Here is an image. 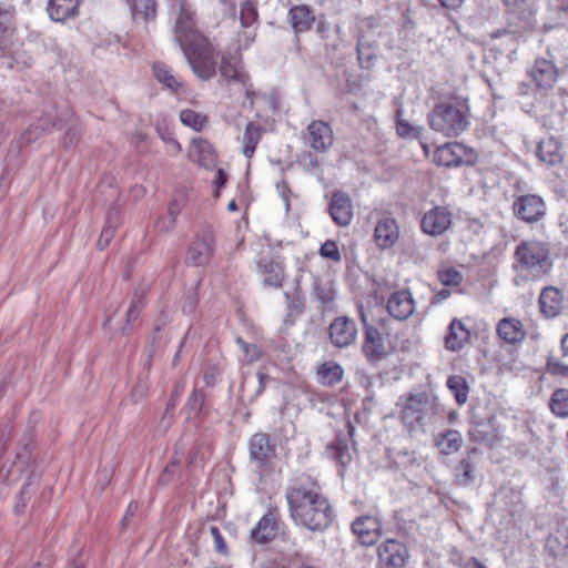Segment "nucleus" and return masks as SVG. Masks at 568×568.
I'll use <instances>...</instances> for the list:
<instances>
[{
    "label": "nucleus",
    "instance_id": "09e8293b",
    "mask_svg": "<svg viewBox=\"0 0 568 568\" xmlns=\"http://www.w3.org/2000/svg\"><path fill=\"white\" fill-rule=\"evenodd\" d=\"M547 372L551 375L568 377V365L556 357L547 359Z\"/></svg>",
    "mask_w": 568,
    "mask_h": 568
},
{
    "label": "nucleus",
    "instance_id": "4c0bfd02",
    "mask_svg": "<svg viewBox=\"0 0 568 568\" xmlns=\"http://www.w3.org/2000/svg\"><path fill=\"white\" fill-rule=\"evenodd\" d=\"M463 444V437L458 430L448 429L440 434L436 439V445L440 453L450 455L458 452Z\"/></svg>",
    "mask_w": 568,
    "mask_h": 568
},
{
    "label": "nucleus",
    "instance_id": "f8f14e48",
    "mask_svg": "<svg viewBox=\"0 0 568 568\" xmlns=\"http://www.w3.org/2000/svg\"><path fill=\"white\" fill-rule=\"evenodd\" d=\"M513 211L518 219L532 223L545 216L546 204L537 194H525L515 199Z\"/></svg>",
    "mask_w": 568,
    "mask_h": 568
},
{
    "label": "nucleus",
    "instance_id": "9d476101",
    "mask_svg": "<svg viewBox=\"0 0 568 568\" xmlns=\"http://www.w3.org/2000/svg\"><path fill=\"white\" fill-rule=\"evenodd\" d=\"M361 349L371 365L378 364L389 355L387 339L377 325L363 331Z\"/></svg>",
    "mask_w": 568,
    "mask_h": 568
},
{
    "label": "nucleus",
    "instance_id": "0eeeda50",
    "mask_svg": "<svg viewBox=\"0 0 568 568\" xmlns=\"http://www.w3.org/2000/svg\"><path fill=\"white\" fill-rule=\"evenodd\" d=\"M169 14L176 36H201L195 11L187 0H171Z\"/></svg>",
    "mask_w": 568,
    "mask_h": 568
},
{
    "label": "nucleus",
    "instance_id": "680f3d73",
    "mask_svg": "<svg viewBox=\"0 0 568 568\" xmlns=\"http://www.w3.org/2000/svg\"><path fill=\"white\" fill-rule=\"evenodd\" d=\"M442 8L456 11L463 7L466 0H437Z\"/></svg>",
    "mask_w": 568,
    "mask_h": 568
},
{
    "label": "nucleus",
    "instance_id": "aec40b11",
    "mask_svg": "<svg viewBox=\"0 0 568 568\" xmlns=\"http://www.w3.org/2000/svg\"><path fill=\"white\" fill-rule=\"evenodd\" d=\"M292 27L296 33H304L315 30L317 33L325 32V23L320 19L316 21L306 6H296L290 10Z\"/></svg>",
    "mask_w": 568,
    "mask_h": 568
},
{
    "label": "nucleus",
    "instance_id": "a878e982",
    "mask_svg": "<svg viewBox=\"0 0 568 568\" xmlns=\"http://www.w3.org/2000/svg\"><path fill=\"white\" fill-rule=\"evenodd\" d=\"M237 53H224L221 58L220 75L226 82H239L246 84L248 75L239 67Z\"/></svg>",
    "mask_w": 568,
    "mask_h": 568
},
{
    "label": "nucleus",
    "instance_id": "e433bc0d",
    "mask_svg": "<svg viewBox=\"0 0 568 568\" xmlns=\"http://www.w3.org/2000/svg\"><path fill=\"white\" fill-rule=\"evenodd\" d=\"M132 18L135 22H149L154 19L156 13V4L154 0H126Z\"/></svg>",
    "mask_w": 568,
    "mask_h": 568
},
{
    "label": "nucleus",
    "instance_id": "1a4fd4ad",
    "mask_svg": "<svg viewBox=\"0 0 568 568\" xmlns=\"http://www.w3.org/2000/svg\"><path fill=\"white\" fill-rule=\"evenodd\" d=\"M376 552L378 568H405L410 557L406 544L394 538L382 541Z\"/></svg>",
    "mask_w": 568,
    "mask_h": 568
},
{
    "label": "nucleus",
    "instance_id": "72a5a7b5",
    "mask_svg": "<svg viewBox=\"0 0 568 568\" xmlns=\"http://www.w3.org/2000/svg\"><path fill=\"white\" fill-rule=\"evenodd\" d=\"M494 419L489 417L474 423L468 432L470 440L477 444L493 443L497 437Z\"/></svg>",
    "mask_w": 568,
    "mask_h": 568
},
{
    "label": "nucleus",
    "instance_id": "79ce46f5",
    "mask_svg": "<svg viewBox=\"0 0 568 568\" xmlns=\"http://www.w3.org/2000/svg\"><path fill=\"white\" fill-rule=\"evenodd\" d=\"M549 407L558 417H568V389H556L550 398Z\"/></svg>",
    "mask_w": 568,
    "mask_h": 568
},
{
    "label": "nucleus",
    "instance_id": "c85d7f7f",
    "mask_svg": "<svg viewBox=\"0 0 568 568\" xmlns=\"http://www.w3.org/2000/svg\"><path fill=\"white\" fill-rule=\"evenodd\" d=\"M469 337L470 333L465 325L459 320L454 318L445 336V346L449 351L458 352L468 343Z\"/></svg>",
    "mask_w": 568,
    "mask_h": 568
},
{
    "label": "nucleus",
    "instance_id": "de8ad7c7",
    "mask_svg": "<svg viewBox=\"0 0 568 568\" xmlns=\"http://www.w3.org/2000/svg\"><path fill=\"white\" fill-rule=\"evenodd\" d=\"M222 367L220 363L207 364L203 371V381L207 387H212L216 383V377L221 375Z\"/></svg>",
    "mask_w": 568,
    "mask_h": 568
},
{
    "label": "nucleus",
    "instance_id": "8fccbe9b",
    "mask_svg": "<svg viewBox=\"0 0 568 568\" xmlns=\"http://www.w3.org/2000/svg\"><path fill=\"white\" fill-rule=\"evenodd\" d=\"M237 345L240 346L241 351L245 354L247 357L248 363H253L261 358L262 351L254 344H248L242 338H237Z\"/></svg>",
    "mask_w": 568,
    "mask_h": 568
},
{
    "label": "nucleus",
    "instance_id": "a19ab883",
    "mask_svg": "<svg viewBox=\"0 0 568 568\" xmlns=\"http://www.w3.org/2000/svg\"><path fill=\"white\" fill-rule=\"evenodd\" d=\"M447 387L458 405H464L468 399L469 386L462 375H453L447 379Z\"/></svg>",
    "mask_w": 568,
    "mask_h": 568
},
{
    "label": "nucleus",
    "instance_id": "6e6552de",
    "mask_svg": "<svg viewBox=\"0 0 568 568\" xmlns=\"http://www.w3.org/2000/svg\"><path fill=\"white\" fill-rule=\"evenodd\" d=\"M434 161L447 168L471 165L476 161V154L471 148L460 142H447L436 149Z\"/></svg>",
    "mask_w": 568,
    "mask_h": 568
},
{
    "label": "nucleus",
    "instance_id": "6e6d98bb",
    "mask_svg": "<svg viewBox=\"0 0 568 568\" xmlns=\"http://www.w3.org/2000/svg\"><path fill=\"white\" fill-rule=\"evenodd\" d=\"M256 17H257L256 10L250 2H246L244 6H242L241 12H240V20H241L242 26H244V27L252 26V23L256 20Z\"/></svg>",
    "mask_w": 568,
    "mask_h": 568
},
{
    "label": "nucleus",
    "instance_id": "a211bd4d",
    "mask_svg": "<svg viewBox=\"0 0 568 568\" xmlns=\"http://www.w3.org/2000/svg\"><path fill=\"white\" fill-rule=\"evenodd\" d=\"M311 296L320 303V308L323 313L333 311L336 300L334 281L327 275L313 276Z\"/></svg>",
    "mask_w": 568,
    "mask_h": 568
},
{
    "label": "nucleus",
    "instance_id": "ddd939ff",
    "mask_svg": "<svg viewBox=\"0 0 568 568\" xmlns=\"http://www.w3.org/2000/svg\"><path fill=\"white\" fill-rule=\"evenodd\" d=\"M452 212L447 207L437 205L423 215L420 230L427 235L440 236L452 227Z\"/></svg>",
    "mask_w": 568,
    "mask_h": 568
},
{
    "label": "nucleus",
    "instance_id": "393cba45",
    "mask_svg": "<svg viewBox=\"0 0 568 568\" xmlns=\"http://www.w3.org/2000/svg\"><path fill=\"white\" fill-rule=\"evenodd\" d=\"M399 237V226L394 217L385 216L381 219L374 231V239L378 247L389 248Z\"/></svg>",
    "mask_w": 568,
    "mask_h": 568
},
{
    "label": "nucleus",
    "instance_id": "6ab92c4d",
    "mask_svg": "<svg viewBox=\"0 0 568 568\" xmlns=\"http://www.w3.org/2000/svg\"><path fill=\"white\" fill-rule=\"evenodd\" d=\"M386 310L389 316L397 321H406L415 311V301L409 290L392 293L387 300Z\"/></svg>",
    "mask_w": 568,
    "mask_h": 568
},
{
    "label": "nucleus",
    "instance_id": "4d7b16f0",
    "mask_svg": "<svg viewBox=\"0 0 568 568\" xmlns=\"http://www.w3.org/2000/svg\"><path fill=\"white\" fill-rule=\"evenodd\" d=\"M191 410L199 413L204 404V393L200 389H194L187 402Z\"/></svg>",
    "mask_w": 568,
    "mask_h": 568
},
{
    "label": "nucleus",
    "instance_id": "5fc2aeb1",
    "mask_svg": "<svg viewBox=\"0 0 568 568\" xmlns=\"http://www.w3.org/2000/svg\"><path fill=\"white\" fill-rule=\"evenodd\" d=\"M13 31V11L0 7V33Z\"/></svg>",
    "mask_w": 568,
    "mask_h": 568
},
{
    "label": "nucleus",
    "instance_id": "69168bd1",
    "mask_svg": "<svg viewBox=\"0 0 568 568\" xmlns=\"http://www.w3.org/2000/svg\"><path fill=\"white\" fill-rule=\"evenodd\" d=\"M140 315L139 310L134 311V308H129L125 314V326L123 327V333H126L128 326L138 320Z\"/></svg>",
    "mask_w": 568,
    "mask_h": 568
},
{
    "label": "nucleus",
    "instance_id": "0e129e2a",
    "mask_svg": "<svg viewBox=\"0 0 568 568\" xmlns=\"http://www.w3.org/2000/svg\"><path fill=\"white\" fill-rule=\"evenodd\" d=\"M358 315L363 326V331L367 329V327H373L376 325L373 322L368 321L367 314L363 305L358 306Z\"/></svg>",
    "mask_w": 568,
    "mask_h": 568
},
{
    "label": "nucleus",
    "instance_id": "473e14b6",
    "mask_svg": "<svg viewBox=\"0 0 568 568\" xmlns=\"http://www.w3.org/2000/svg\"><path fill=\"white\" fill-rule=\"evenodd\" d=\"M189 158L200 165L207 166L214 163L215 152L209 141L194 139L189 148Z\"/></svg>",
    "mask_w": 568,
    "mask_h": 568
},
{
    "label": "nucleus",
    "instance_id": "774afa93",
    "mask_svg": "<svg viewBox=\"0 0 568 568\" xmlns=\"http://www.w3.org/2000/svg\"><path fill=\"white\" fill-rule=\"evenodd\" d=\"M115 229L116 227L111 224H106L104 226V229L101 232V235L103 236L105 242H110L112 240V237L114 236V233H115Z\"/></svg>",
    "mask_w": 568,
    "mask_h": 568
},
{
    "label": "nucleus",
    "instance_id": "37998d69",
    "mask_svg": "<svg viewBox=\"0 0 568 568\" xmlns=\"http://www.w3.org/2000/svg\"><path fill=\"white\" fill-rule=\"evenodd\" d=\"M180 120L184 125L190 126L195 131H201L207 121L204 114L195 112L191 109L182 110L180 113Z\"/></svg>",
    "mask_w": 568,
    "mask_h": 568
},
{
    "label": "nucleus",
    "instance_id": "c756f323",
    "mask_svg": "<svg viewBox=\"0 0 568 568\" xmlns=\"http://www.w3.org/2000/svg\"><path fill=\"white\" fill-rule=\"evenodd\" d=\"M258 268L263 276V284L271 287H281L284 280V271L281 263L273 258L263 257L258 262Z\"/></svg>",
    "mask_w": 568,
    "mask_h": 568
},
{
    "label": "nucleus",
    "instance_id": "5701e85b",
    "mask_svg": "<svg viewBox=\"0 0 568 568\" xmlns=\"http://www.w3.org/2000/svg\"><path fill=\"white\" fill-rule=\"evenodd\" d=\"M539 307L542 315L547 318L557 317L564 308V296L559 288L546 286L539 295Z\"/></svg>",
    "mask_w": 568,
    "mask_h": 568
},
{
    "label": "nucleus",
    "instance_id": "13d9d810",
    "mask_svg": "<svg viewBox=\"0 0 568 568\" xmlns=\"http://www.w3.org/2000/svg\"><path fill=\"white\" fill-rule=\"evenodd\" d=\"M357 59L361 63L366 59L369 61L374 57V52L371 49V44L367 41L357 42Z\"/></svg>",
    "mask_w": 568,
    "mask_h": 568
},
{
    "label": "nucleus",
    "instance_id": "4468645a",
    "mask_svg": "<svg viewBox=\"0 0 568 568\" xmlns=\"http://www.w3.org/2000/svg\"><path fill=\"white\" fill-rule=\"evenodd\" d=\"M327 212L337 226H348L354 217V206L349 194L342 190H335L332 193Z\"/></svg>",
    "mask_w": 568,
    "mask_h": 568
},
{
    "label": "nucleus",
    "instance_id": "2eb2a0df",
    "mask_svg": "<svg viewBox=\"0 0 568 568\" xmlns=\"http://www.w3.org/2000/svg\"><path fill=\"white\" fill-rule=\"evenodd\" d=\"M305 141L315 152L325 153L334 143L333 129L322 120H314L307 125Z\"/></svg>",
    "mask_w": 568,
    "mask_h": 568
},
{
    "label": "nucleus",
    "instance_id": "412c9836",
    "mask_svg": "<svg viewBox=\"0 0 568 568\" xmlns=\"http://www.w3.org/2000/svg\"><path fill=\"white\" fill-rule=\"evenodd\" d=\"M387 456L390 467L400 470L405 477L410 476L413 470L423 463L422 457L408 447L390 448Z\"/></svg>",
    "mask_w": 568,
    "mask_h": 568
},
{
    "label": "nucleus",
    "instance_id": "338daca9",
    "mask_svg": "<svg viewBox=\"0 0 568 568\" xmlns=\"http://www.w3.org/2000/svg\"><path fill=\"white\" fill-rule=\"evenodd\" d=\"M129 308H134V311L139 310V312L141 313L142 308H143V294L142 293L140 294V293L135 292Z\"/></svg>",
    "mask_w": 568,
    "mask_h": 568
},
{
    "label": "nucleus",
    "instance_id": "423d86ee",
    "mask_svg": "<svg viewBox=\"0 0 568 568\" xmlns=\"http://www.w3.org/2000/svg\"><path fill=\"white\" fill-rule=\"evenodd\" d=\"M250 464L262 478L273 470L275 445L265 433H256L248 440Z\"/></svg>",
    "mask_w": 568,
    "mask_h": 568
},
{
    "label": "nucleus",
    "instance_id": "bb28decb",
    "mask_svg": "<svg viewBox=\"0 0 568 568\" xmlns=\"http://www.w3.org/2000/svg\"><path fill=\"white\" fill-rule=\"evenodd\" d=\"M477 449H471L463 457L455 467V481L458 486L468 487L476 479V462Z\"/></svg>",
    "mask_w": 568,
    "mask_h": 568
},
{
    "label": "nucleus",
    "instance_id": "20e7f679",
    "mask_svg": "<svg viewBox=\"0 0 568 568\" xmlns=\"http://www.w3.org/2000/svg\"><path fill=\"white\" fill-rule=\"evenodd\" d=\"M430 128L447 138L458 136L469 124V108L460 100L438 102L428 116Z\"/></svg>",
    "mask_w": 568,
    "mask_h": 568
},
{
    "label": "nucleus",
    "instance_id": "ea45409f",
    "mask_svg": "<svg viewBox=\"0 0 568 568\" xmlns=\"http://www.w3.org/2000/svg\"><path fill=\"white\" fill-rule=\"evenodd\" d=\"M261 139V126L255 122H248L243 135V153L251 159Z\"/></svg>",
    "mask_w": 568,
    "mask_h": 568
},
{
    "label": "nucleus",
    "instance_id": "9b49d317",
    "mask_svg": "<svg viewBox=\"0 0 568 568\" xmlns=\"http://www.w3.org/2000/svg\"><path fill=\"white\" fill-rule=\"evenodd\" d=\"M328 338L331 344L339 349L353 345L357 338V325L348 316H337L328 326Z\"/></svg>",
    "mask_w": 568,
    "mask_h": 568
},
{
    "label": "nucleus",
    "instance_id": "4be33fe9",
    "mask_svg": "<svg viewBox=\"0 0 568 568\" xmlns=\"http://www.w3.org/2000/svg\"><path fill=\"white\" fill-rule=\"evenodd\" d=\"M280 530L278 515L273 511L265 514L252 528L250 537L260 545L272 541Z\"/></svg>",
    "mask_w": 568,
    "mask_h": 568
},
{
    "label": "nucleus",
    "instance_id": "b1692460",
    "mask_svg": "<svg viewBox=\"0 0 568 568\" xmlns=\"http://www.w3.org/2000/svg\"><path fill=\"white\" fill-rule=\"evenodd\" d=\"M558 78L556 65L546 59H537L531 69V79L539 89H550Z\"/></svg>",
    "mask_w": 568,
    "mask_h": 568
},
{
    "label": "nucleus",
    "instance_id": "bf43d9fd",
    "mask_svg": "<svg viewBox=\"0 0 568 568\" xmlns=\"http://www.w3.org/2000/svg\"><path fill=\"white\" fill-rule=\"evenodd\" d=\"M178 215V209L174 205H170L169 216L162 221L163 225L161 230L169 231L173 227Z\"/></svg>",
    "mask_w": 568,
    "mask_h": 568
},
{
    "label": "nucleus",
    "instance_id": "49530a36",
    "mask_svg": "<svg viewBox=\"0 0 568 568\" xmlns=\"http://www.w3.org/2000/svg\"><path fill=\"white\" fill-rule=\"evenodd\" d=\"M438 276L445 286H457L463 281L462 273L453 267L439 272Z\"/></svg>",
    "mask_w": 568,
    "mask_h": 568
},
{
    "label": "nucleus",
    "instance_id": "f257e3e1",
    "mask_svg": "<svg viewBox=\"0 0 568 568\" xmlns=\"http://www.w3.org/2000/svg\"><path fill=\"white\" fill-rule=\"evenodd\" d=\"M290 516L296 526L312 532L326 531L334 521V510L316 481L300 479L286 489Z\"/></svg>",
    "mask_w": 568,
    "mask_h": 568
},
{
    "label": "nucleus",
    "instance_id": "e2e57ef3",
    "mask_svg": "<svg viewBox=\"0 0 568 568\" xmlns=\"http://www.w3.org/2000/svg\"><path fill=\"white\" fill-rule=\"evenodd\" d=\"M120 222V210L118 206H112L108 211L106 215V224H111L113 226H118Z\"/></svg>",
    "mask_w": 568,
    "mask_h": 568
},
{
    "label": "nucleus",
    "instance_id": "603ef678",
    "mask_svg": "<svg viewBox=\"0 0 568 568\" xmlns=\"http://www.w3.org/2000/svg\"><path fill=\"white\" fill-rule=\"evenodd\" d=\"M210 534L213 538L214 550L220 555H227L229 548L220 529L216 526H210Z\"/></svg>",
    "mask_w": 568,
    "mask_h": 568
},
{
    "label": "nucleus",
    "instance_id": "c9c22d12",
    "mask_svg": "<svg viewBox=\"0 0 568 568\" xmlns=\"http://www.w3.org/2000/svg\"><path fill=\"white\" fill-rule=\"evenodd\" d=\"M327 453L334 460L342 467H346L352 462V455L348 447V440L346 436L339 433L333 443L327 445Z\"/></svg>",
    "mask_w": 568,
    "mask_h": 568
},
{
    "label": "nucleus",
    "instance_id": "c03bdc74",
    "mask_svg": "<svg viewBox=\"0 0 568 568\" xmlns=\"http://www.w3.org/2000/svg\"><path fill=\"white\" fill-rule=\"evenodd\" d=\"M318 253L322 257L328 258L333 262L338 263L342 261V254L339 252L337 243L333 240H327L325 243H323L320 247Z\"/></svg>",
    "mask_w": 568,
    "mask_h": 568
},
{
    "label": "nucleus",
    "instance_id": "a18cd8bd",
    "mask_svg": "<svg viewBox=\"0 0 568 568\" xmlns=\"http://www.w3.org/2000/svg\"><path fill=\"white\" fill-rule=\"evenodd\" d=\"M396 132L400 138L418 139L422 134V128L414 126L406 120L398 119L396 122Z\"/></svg>",
    "mask_w": 568,
    "mask_h": 568
},
{
    "label": "nucleus",
    "instance_id": "7ed1b4c3",
    "mask_svg": "<svg viewBox=\"0 0 568 568\" xmlns=\"http://www.w3.org/2000/svg\"><path fill=\"white\" fill-rule=\"evenodd\" d=\"M440 413L437 398L425 393H410L400 403L399 419L413 433L425 432L426 426L436 422Z\"/></svg>",
    "mask_w": 568,
    "mask_h": 568
},
{
    "label": "nucleus",
    "instance_id": "052dcab7",
    "mask_svg": "<svg viewBox=\"0 0 568 568\" xmlns=\"http://www.w3.org/2000/svg\"><path fill=\"white\" fill-rule=\"evenodd\" d=\"M226 181H227L226 173L224 172L223 169H219L215 172V176H214V180H213V184L216 187V196L219 195L220 189L223 187L226 184Z\"/></svg>",
    "mask_w": 568,
    "mask_h": 568
},
{
    "label": "nucleus",
    "instance_id": "7c9ffc66",
    "mask_svg": "<svg viewBox=\"0 0 568 568\" xmlns=\"http://www.w3.org/2000/svg\"><path fill=\"white\" fill-rule=\"evenodd\" d=\"M80 0H49L48 13L51 20L63 22L78 14Z\"/></svg>",
    "mask_w": 568,
    "mask_h": 568
},
{
    "label": "nucleus",
    "instance_id": "2f4dec72",
    "mask_svg": "<svg viewBox=\"0 0 568 568\" xmlns=\"http://www.w3.org/2000/svg\"><path fill=\"white\" fill-rule=\"evenodd\" d=\"M538 159L548 164L556 165L562 162L561 144L554 138L541 140L537 145Z\"/></svg>",
    "mask_w": 568,
    "mask_h": 568
},
{
    "label": "nucleus",
    "instance_id": "cd10ccee",
    "mask_svg": "<svg viewBox=\"0 0 568 568\" xmlns=\"http://www.w3.org/2000/svg\"><path fill=\"white\" fill-rule=\"evenodd\" d=\"M497 334L508 344L520 343L526 337L523 323L514 317L501 318L497 324Z\"/></svg>",
    "mask_w": 568,
    "mask_h": 568
},
{
    "label": "nucleus",
    "instance_id": "864d4df0",
    "mask_svg": "<svg viewBox=\"0 0 568 568\" xmlns=\"http://www.w3.org/2000/svg\"><path fill=\"white\" fill-rule=\"evenodd\" d=\"M297 163L298 165H301L303 168L304 171L306 172H313L315 169L318 168L320 163H318V159L316 155H314L312 152L310 151H305L303 152L298 160H297Z\"/></svg>",
    "mask_w": 568,
    "mask_h": 568
},
{
    "label": "nucleus",
    "instance_id": "f3484780",
    "mask_svg": "<svg viewBox=\"0 0 568 568\" xmlns=\"http://www.w3.org/2000/svg\"><path fill=\"white\" fill-rule=\"evenodd\" d=\"M214 236L211 231H204L189 246L185 262L189 265H205L213 255Z\"/></svg>",
    "mask_w": 568,
    "mask_h": 568
},
{
    "label": "nucleus",
    "instance_id": "3c124183",
    "mask_svg": "<svg viewBox=\"0 0 568 568\" xmlns=\"http://www.w3.org/2000/svg\"><path fill=\"white\" fill-rule=\"evenodd\" d=\"M34 493L31 480H28L21 488L20 494L18 496V501L16 504V513H22L23 508L27 505V501L30 499L31 495Z\"/></svg>",
    "mask_w": 568,
    "mask_h": 568
},
{
    "label": "nucleus",
    "instance_id": "f704fd0d",
    "mask_svg": "<svg viewBox=\"0 0 568 568\" xmlns=\"http://www.w3.org/2000/svg\"><path fill=\"white\" fill-rule=\"evenodd\" d=\"M343 376V367L334 361L324 362L316 369L317 382L323 386H334L342 382Z\"/></svg>",
    "mask_w": 568,
    "mask_h": 568
},
{
    "label": "nucleus",
    "instance_id": "58836bf2",
    "mask_svg": "<svg viewBox=\"0 0 568 568\" xmlns=\"http://www.w3.org/2000/svg\"><path fill=\"white\" fill-rule=\"evenodd\" d=\"M154 78L166 89L178 92L182 83L172 73L171 69L163 62H154L152 65Z\"/></svg>",
    "mask_w": 568,
    "mask_h": 568
},
{
    "label": "nucleus",
    "instance_id": "f03ea898",
    "mask_svg": "<svg viewBox=\"0 0 568 568\" xmlns=\"http://www.w3.org/2000/svg\"><path fill=\"white\" fill-rule=\"evenodd\" d=\"M515 285L538 282L550 274L552 260L548 243L538 240L521 241L514 252Z\"/></svg>",
    "mask_w": 568,
    "mask_h": 568
},
{
    "label": "nucleus",
    "instance_id": "39448f33",
    "mask_svg": "<svg viewBox=\"0 0 568 568\" xmlns=\"http://www.w3.org/2000/svg\"><path fill=\"white\" fill-rule=\"evenodd\" d=\"M195 74L207 80L216 73V57L209 38H175Z\"/></svg>",
    "mask_w": 568,
    "mask_h": 568
},
{
    "label": "nucleus",
    "instance_id": "dca6fc26",
    "mask_svg": "<svg viewBox=\"0 0 568 568\" xmlns=\"http://www.w3.org/2000/svg\"><path fill=\"white\" fill-rule=\"evenodd\" d=\"M351 529L356 535L363 546L375 545L383 534L382 521L375 516H359L351 525Z\"/></svg>",
    "mask_w": 568,
    "mask_h": 568
}]
</instances>
